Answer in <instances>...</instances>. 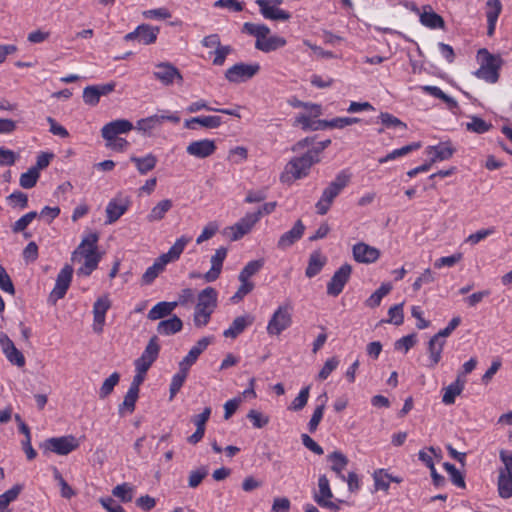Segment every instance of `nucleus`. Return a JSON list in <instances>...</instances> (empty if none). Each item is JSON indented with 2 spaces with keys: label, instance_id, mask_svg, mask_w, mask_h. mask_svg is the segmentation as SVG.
Instances as JSON below:
<instances>
[{
  "label": "nucleus",
  "instance_id": "nucleus-30",
  "mask_svg": "<svg viewBox=\"0 0 512 512\" xmlns=\"http://www.w3.org/2000/svg\"><path fill=\"white\" fill-rule=\"evenodd\" d=\"M326 263L327 257L324 256L321 251H313L309 256L308 265L305 270L306 277L313 278L319 274Z\"/></svg>",
  "mask_w": 512,
  "mask_h": 512
},
{
  "label": "nucleus",
  "instance_id": "nucleus-21",
  "mask_svg": "<svg viewBox=\"0 0 512 512\" xmlns=\"http://www.w3.org/2000/svg\"><path fill=\"white\" fill-rule=\"evenodd\" d=\"M165 120L173 122V123H178L180 121V117L177 116L176 114H171V115L155 114V115H152V116H149L147 118L140 119L139 121H137L136 128L140 131L148 132V131L160 126L163 123V121H165Z\"/></svg>",
  "mask_w": 512,
  "mask_h": 512
},
{
  "label": "nucleus",
  "instance_id": "nucleus-60",
  "mask_svg": "<svg viewBox=\"0 0 512 512\" xmlns=\"http://www.w3.org/2000/svg\"><path fill=\"white\" fill-rule=\"evenodd\" d=\"M247 418L253 423L255 428H262L269 423L268 416H265L261 412L254 409H251L248 412Z\"/></svg>",
  "mask_w": 512,
  "mask_h": 512
},
{
  "label": "nucleus",
  "instance_id": "nucleus-42",
  "mask_svg": "<svg viewBox=\"0 0 512 512\" xmlns=\"http://www.w3.org/2000/svg\"><path fill=\"white\" fill-rule=\"evenodd\" d=\"M242 32L256 37V41L263 40L270 33V28L264 24L246 22L243 24Z\"/></svg>",
  "mask_w": 512,
  "mask_h": 512
},
{
  "label": "nucleus",
  "instance_id": "nucleus-10",
  "mask_svg": "<svg viewBox=\"0 0 512 512\" xmlns=\"http://www.w3.org/2000/svg\"><path fill=\"white\" fill-rule=\"evenodd\" d=\"M131 205L129 196L118 193L112 198L106 206V224L115 223L122 215L126 213Z\"/></svg>",
  "mask_w": 512,
  "mask_h": 512
},
{
  "label": "nucleus",
  "instance_id": "nucleus-14",
  "mask_svg": "<svg viewBox=\"0 0 512 512\" xmlns=\"http://www.w3.org/2000/svg\"><path fill=\"white\" fill-rule=\"evenodd\" d=\"M159 34L158 27H152L148 24L139 25L133 32L124 36L125 41L137 40L138 42L149 45L156 41Z\"/></svg>",
  "mask_w": 512,
  "mask_h": 512
},
{
  "label": "nucleus",
  "instance_id": "nucleus-64",
  "mask_svg": "<svg viewBox=\"0 0 512 512\" xmlns=\"http://www.w3.org/2000/svg\"><path fill=\"white\" fill-rule=\"evenodd\" d=\"M18 155L7 148L0 147V166H12L15 164Z\"/></svg>",
  "mask_w": 512,
  "mask_h": 512
},
{
  "label": "nucleus",
  "instance_id": "nucleus-62",
  "mask_svg": "<svg viewBox=\"0 0 512 512\" xmlns=\"http://www.w3.org/2000/svg\"><path fill=\"white\" fill-rule=\"evenodd\" d=\"M233 48L230 45H221L213 52L215 57L213 64L216 66H222L226 60V57L232 53Z\"/></svg>",
  "mask_w": 512,
  "mask_h": 512
},
{
  "label": "nucleus",
  "instance_id": "nucleus-32",
  "mask_svg": "<svg viewBox=\"0 0 512 512\" xmlns=\"http://www.w3.org/2000/svg\"><path fill=\"white\" fill-rule=\"evenodd\" d=\"M427 154L430 158V163H425L420 165L417 168L418 172H427L430 170L431 163L436 162L437 160H444L448 156V148L444 146H430L427 149Z\"/></svg>",
  "mask_w": 512,
  "mask_h": 512
},
{
  "label": "nucleus",
  "instance_id": "nucleus-53",
  "mask_svg": "<svg viewBox=\"0 0 512 512\" xmlns=\"http://www.w3.org/2000/svg\"><path fill=\"white\" fill-rule=\"evenodd\" d=\"M38 216L36 211L28 212L19 218L12 226L11 230L13 233L23 232L27 226Z\"/></svg>",
  "mask_w": 512,
  "mask_h": 512
},
{
  "label": "nucleus",
  "instance_id": "nucleus-61",
  "mask_svg": "<svg viewBox=\"0 0 512 512\" xmlns=\"http://www.w3.org/2000/svg\"><path fill=\"white\" fill-rule=\"evenodd\" d=\"M419 459L430 469L434 467L433 458L439 459L441 456L437 453V450L434 447H429L428 452L421 450L419 451Z\"/></svg>",
  "mask_w": 512,
  "mask_h": 512
},
{
  "label": "nucleus",
  "instance_id": "nucleus-19",
  "mask_svg": "<svg viewBox=\"0 0 512 512\" xmlns=\"http://www.w3.org/2000/svg\"><path fill=\"white\" fill-rule=\"evenodd\" d=\"M217 147L214 140L202 139L191 142L186 147V152L196 158H207L215 153Z\"/></svg>",
  "mask_w": 512,
  "mask_h": 512
},
{
  "label": "nucleus",
  "instance_id": "nucleus-37",
  "mask_svg": "<svg viewBox=\"0 0 512 512\" xmlns=\"http://www.w3.org/2000/svg\"><path fill=\"white\" fill-rule=\"evenodd\" d=\"M177 306V302H159L154 305L148 313V319L158 320L162 319L172 313Z\"/></svg>",
  "mask_w": 512,
  "mask_h": 512
},
{
  "label": "nucleus",
  "instance_id": "nucleus-41",
  "mask_svg": "<svg viewBox=\"0 0 512 512\" xmlns=\"http://www.w3.org/2000/svg\"><path fill=\"white\" fill-rule=\"evenodd\" d=\"M498 492L500 497L504 499H508L512 496V474L509 471L499 472Z\"/></svg>",
  "mask_w": 512,
  "mask_h": 512
},
{
  "label": "nucleus",
  "instance_id": "nucleus-27",
  "mask_svg": "<svg viewBox=\"0 0 512 512\" xmlns=\"http://www.w3.org/2000/svg\"><path fill=\"white\" fill-rule=\"evenodd\" d=\"M502 11L500 0H487L485 14L487 18V35L492 36L495 32L498 17Z\"/></svg>",
  "mask_w": 512,
  "mask_h": 512
},
{
  "label": "nucleus",
  "instance_id": "nucleus-48",
  "mask_svg": "<svg viewBox=\"0 0 512 512\" xmlns=\"http://www.w3.org/2000/svg\"><path fill=\"white\" fill-rule=\"evenodd\" d=\"M263 260H253L248 262L245 267L239 273L238 279L240 282H244L245 279L248 280L250 277L257 274L260 269L263 267Z\"/></svg>",
  "mask_w": 512,
  "mask_h": 512
},
{
  "label": "nucleus",
  "instance_id": "nucleus-1",
  "mask_svg": "<svg viewBox=\"0 0 512 512\" xmlns=\"http://www.w3.org/2000/svg\"><path fill=\"white\" fill-rule=\"evenodd\" d=\"M98 235L91 233L82 239L81 243L72 253L73 262L82 263L77 269V275L89 276L98 267L101 254L97 251Z\"/></svg>",
  "mask_w": 512,
  "mask_h": 512
},
{
  "label": "nucleus",
  "instance_id": "nucleus-46",
  "mask_svg": "<svg viewBox=\"0 0 512 512\" xmlns=\"http://www.w3.org/2000/svg\"><path fill=\"white\" fill-rule=\"evenodd\" d=\"M466 129L470 132L483 134L488 132L492 128V124L486 122L478 116L470 117V121L465 124Z\"/></svg>",
  "mask_w": 512,
  "mask_h": 512
},
{
  "label": "nucleus",
  "instance_id": "nucleus-11",
  "mask_svg": "<svg viewBox=\"0 0 512 512\" xmlns=\"http://www.w3.org/2000/svg\"><path fill=\"white\" fill-rule=\"evenodd\" d=\"M352 273V266L348 263L343 264L338 270H336L327 283V294L333 297H337L342 293L345 285L350 279Z\"/></svg>",
  "mask_w": 512,
  "mask_h": 512
},
{
  "label": "nucleus",
  "instance_id": "nucleus-40",
  "mask_svg": "<svg viewBox=\"0 0 512 512\" xmlns=\"http://www.w3.org/2000/svg\"><path fill=\"white\" fill-rule=\"evenodd\" d=\"M420 147H421V143L420 142L410 143V144L405 145V146H403L401 148H398V149H395V150L391 151L390 153H388L384 157L379 158L378 162L380 164L387 163V162L392 161V160H394L396 158L406 156L407 154H409V153L419 149Z\"/></svg>",
  "mask_w": 512,
  "mask_h": 512
},
{
  "label": "nucleus",
  "instance_id": "nucleus-51",
  "mask_svg": "<svg viewBox=\"0 0 512 512\" xmlns=\"http://www.w3.org/2000/svg\"><path fill=\"white\" fill-rule=\"evenodd\" d=\"M450 483L460 489H466L465 470L450 464Z\"/></svg>",
  "mask_w": 512,
  "mask_h": 512
},
{
  "label": "nucleus",
  "instance_id": "nucleus-54",
  "mask_svg": "<svg viewBox=\"0 0 512 512\" xmlns=\"http://www.w3.org/2000/svg\"><path fill=\"white\" fill-rule=\"evenodd\" d=\"M133 489L128 483L117 485L113 488V496L120 498L122 502H130L133 498Z\"/></svg>",
  "mask_w": 512,
  "mask_h": 512
},
{
  "label": "nucleus",
  "instance_id": "nucleus-2",
  "mask_svg": "<svg viewBox=\"0 0 512 512\" xmlns=\"http://www.w3.org/2000/svg\"><path fill=\"white\" fill-rule=\"evenodd\" d=\"M477 60L480 67L475 72V76L487 83H496L499 80V70L503 64L501 56L490 53L486 48H481L477 52Z\"/></svg>",
  "mask_w": 512,
  "mask_h": 512
},
{
  "label": "nucleus",
  "instance_id": "nucleus-24",
  "mask_svg": "<svg viewBox=\"0 0 512 512\" xmlns=\"http://www.w3.org/2000/svg\"><path fill=\"white\" fill-rule=\"evenodd\" d=\"M226 256L227 249L225 247H220L215 251V254L211 257V268L203 276L206 282H213L219 278Z\"/></svg>",
  "mask_w": 512,
  "mask_h": 512
},
{
  "label": "nucleus",
  "instance_id": "nucleus-22",
  "mask_svg": "<svg viewBox=\"0 0 512 512\" xmlns=\"http://www.w3.org/2000/svg\"><path fill=\"white\" fill-rule=\"evenodd\" d=\"M217 297L218 293L213 287H206L198 294V301L195 306V309L201 311H208L213 314L214 310L217 307Z\"/></svg>",
  "mask_w": 512,
  "mask_h": 512
},
{
  "label": "nucleus",
  "instance_id": "nucleus-20",
  "mask_svg": "<svg viewBox=\"0 0 512 512\" xmlns=\"http://www.w3.org/2000/svg\"><path fill=\"white\" fill-rule=\"evenodd\" d=\"M353 257L359 263H374L380 257V251L366 243L360 242L353 246Z\"/></svg>",
  "mask_w": 512,
  "mask_h": 512
},
{
  "label": "nucleus",
  "instance_id": "nucleus-50",
  "mask_svg": "<svg viewBox=\"0 0 512 512\" xmlns=\"http://www.w3.org/2000/svg\"><path fill=\"white\" fill-rule=\"evenodd\" d=\"M23 486L21 484H16L9 490L5 491L0 495V510L5 509L11 502L17 499L20 492L22 491Z\"/></svg>",
  "mask_w": 512,
  "mask_h": 512
},
{
  "label": "nucleus",
  "instance_id": "nucleus-15",
  "mask_svg": "<svg viewBox=\"0 0 512 512\" xmlns=\"http://www.w3.org/2000/svg\"><path fill=\"white\" fill-rule=\"evenodd\" d=\"M133 124L126 119H117L105 124L101 129V135L106 141L113 140L121 134L130 132Z\"/></svg>",
  "mask_w": 512,
  "mask_h": 512
},
{
  "label": "nucleus",
  "instance_id": "nucleus-16",
  "mask_svg": "<svg viewBox=\"0 0 512 512\" xmlns=\"http://www.w3.org/2000/svg\"><path fill=\"white\" fill-rule=\"evenodd\" d=\"M111 307V301L107 296L99 297L93 305V330L102 333L105 324L106 313Z\"/></svg>",
  "mask_w": 512,
  "mask_h": 512
},
{
  "label": "nucleus",
  "instance_id": "nucleus-47",
  "mask_svg": "<svg viewBox=\"0 0 512 512\" xmlns=\"http://www.w3.org/2000/svg\"><path fill=\"white\" fill-rule=\"evenodd\" d=\"M187 370H184L182 368H179V371L172 377L171 383H170V400H172L176 394L180 391L181 387L183 386L187 376H188Z\"/></svg>",
  "mask_w": 512,
  "mask_h": 512
},
{
  "label": "nucleus",
  "instance_id": "nucleus-7",
  "mask_svg": "<svg viewBox=\"0 0 512 512\" xmlns=\"http://www.w3.org/2000/svg\"><path fill=\"white\" fill-rule=\"evenodd\" d=\"M318 488L319 491L314 494L315 502L326 509H329L333 512H337L340 510V504L344 503L343 500L337 499L336 501H332L333 493L330 488L329 480L326 475H321L318 479Z\"/></svg>",
  "mask_w": 512,
  "mask_h": 512
},
{
  "label": "nucleus",
  "instance_id": "nucleus-17",
  "mask_svg": "<svg viewBox=\"0 0 512 512\" xmlns=\"http://www.w3.org/2000/svg\"><path fill=\"white\" fill-rule=\"evenodd\" d=\"M0 346L9 362L18 367H23L25 365L24 355L16 348L13 341L4 333L0 335Z\"/></svg>",
  "mask_w": 512,
  "mask_h": 512
},
{
  "label": "nucleus",
  "instance_id": "nucleus-3",
  "mask_svg": "<svg viewBox=\"0 0 512 512\" xmlns=\"http://www.w3.org/2000/svg\"><path fill=\"white\" fill-rule=\"evenodd\" d=\"M349 181L350 175L346 171H341L336 175L335 179L323 190L315 205L319 215H325L329 211L335 198L349 184Z\"/></svg>",
  "mask_w": 512,
  "mask_h": 512
},
{
  "label": "nucleus",
  "instance_id": "nucleus-26",
  "mask_svg": "<svg viewBox=\"0 0 512 512\" xmlns=\"http://www.w3.org/2000/svg\"><path fill=\"white\" fill-rule=\"evenodd\" d=\"M257 5L260 7V12L266 19L287 21L291 15L289 12L271 5L269 0H256Z\"/></svg>",
  "mask_w": 512,
  "mask_h": 512
},
{
  "label": "nucleus",
  "instance_id": "nucleus-38",
  "mask_svg": "<svg viewBox=\"0 0 512 512\" xmlns=\"http://www.w3.org/2000/svg\"><path fill=\"white\" fill-rule=\"evenodd\" d=\"M328 460L332 463L331 470L335 472L341 480H345L343 470L348 464V458L342 452L334 451L328 455Z\"/></svg>",
  "mask_w": 512,
  "mask_h": 512
},
{
  "label": "nucleus",
  "instance_id": "nucleus-12",
  "mask_svg": "<svg viewBox=\"0 0 512 512\" xmlns=\"http://www.w3.org/2000/svg\"><path fill=\"white\" fill-rule=\"evenodd\" d=\"M157 340L158 339L156 336L150 338L142 355L134 362L135 370H139L140 372H147L152 364L156 361L160 351V346Z\"/></svg>",
  "mask_w": 512,
  "mask_h": 512
},
{
  "label": "nucleus",
  "instance_id": "nucleus-8",
  "mask_svg": "<svg viewBox=\"0 0 512 512\" xmlns=\"http://www.w3.org/2000/svg\"><path fill=\"white\" fill-rule=\"evenodd\" d=\"M260 71L258 63L246 64L236 63L225 72V78L232 83L245 82L253 78Z\"/></svg>",
  "mask_w": 512,
  "mask_h": 512
},
{
  "label": "nucleus",
  "instance_id": "nucleus-63",
  "mask_svg": "<svg viewBox=\"0 0 512 512\" xmlns=\"http://www.w3.org/2000/svg\"><path fill=\"white\" fill-rule=\"evenodd\" d=\"M83 100L88 105H97L100 101V97L96 87H94L93 85L85 87L83 90Z\"/></svg>",
  "mask_w": 512,
  "mask_h": 512
},
{
  "label": "nucleus",
  "instance_id": "nucleus-52",
  "mask_svg": "<svg viewBox=\"0 0 512 512\" xmlns=\"http://www.w3.org/2000/svg\"><path fill=\"white\" fill-rule=\"evenodd\" d=\"M309 392H310V386H307V387H304L303 389H301L298 396L291 402L288 409L292 410V411L302 410L308 402Z\"/></svg>",
  "mask_w": 512,
  "mask_h": 512
},
{
  "label": "nucleus",
  "instance_id": "nucleus-28",
  "mask_svg": "<svg viewBox=\"0 0 512 512\" xmlns=\"http://www.w3.org/2000/svg\"><path fill=\"white\" fill-rule=\"evenodd\" d=\"M254 318L250 315L236 317L231 326L223 332L226 338H237L248 326L252 325Z\"/></svg>",
  "mask_w": 512,
  "mask_h": 512
},
{
  "label": "nucleus",
  "instance_id": "nucleus-9",
  "mask_svg": "<svg viewBox=\"0 0 512 512\" xmlns=\"http://www.w3.org/2000/svg\"><path fill=\"white\" fill-rule=\"evenodd\" d=\"M72 276L73 267L69 264H66L57 275L55 286L48 298L50 303L56 304L58 300L64 298L67 290L70 287Z\"/></svg>",
  "mask_w": 512,
  "mask_h": 512
},
{
  "label": "nucleus",
  "instance_id": "nucleus-49",
  "mask_svg": "<svg viewBox=\"0 0 512 512\" xmlns=\"http://www.w3.org/2000/svg\"><path fill=\"white\" fill-rule=\"evenodd\" d=\"M120 374L118 372L112 373L107 379L104 380L99 390V397L105 399L114 390V387L119 383Z\"/></svg>",
  "mask_w": 512,
  "mask_h": 512
},
{
  "label": "nucleus",
  "instance_id": "nucleus-36",
  "mask_svg": "<svg viewBox=\"0 0 512 512\" xmlns=\"http://www.w3.org/2000/svg\"><path fill=\"white\" fill-rule=\"evenodd\" d=\"M286 45V40L280 36L265 37L263 40L255 42V48L268 53L275 51Z\"/></svg>",
  "mask_w": 512,
  "mask_h": 512
},
{
  "label": "nucleus",
  "instance_id": "nucleus-25",
  "mask_svg": "<svg viewBox=\"0 0 512 512\" xmlns=\"http://www.w3.org/2000/svg\"><path fill=\"white\" fill-rule=\"evenodd\" d=\"M305 226L301 220H297L289 231L282 234L278 240L277 247L285 250L297 242L304 234Z\"/></svg>",
  "mask_w": 512,
  "mask_h": 512
},
{
  "label": "nucleus",
  "instance_id": "nucleus-29",
  "mask_svg": "<svg viewBox=\"0 0 512 512\" xmlns=\"http://www.w3.org/2000/svg\"><path fill=\"white\" fill-rule=\"evenodd\" d=\"M221 124L222 118L220 116H198L187 119L184 122V126L191 130H195L197 128L196 125H201L202 127L208 129H215L218 128Z\"/></svg>",
  "mask_w": 512,
  "mask_h": 512
},
{
  "label": "nucleus",
  "instance_id": "nucleus-5",
  "mask_svg": "<svg viewBox=\"0 0 512 512\" xmlns=\"http://www.w3.org/2000/svg\"><path fill=\"white\" fill-rule=\"evenodd\" d=\"M79 447V442L73 435L51 437L40 444L43 453L53 452L57 455H68Z\"/></svg>",
  "mask_w": 512,
  "mask_h": 512
},
{
  "label": "nucleus",
  "instance_id": "nucleus-4",
  "mask_svg": "<svg viewBox=\"0 0 512 512\" xmlns=\"http://www.w3.org/2000/svg\"><path fill=\"white\" fill-rule=\"evenodd\" d=\"M292 309V304L286 302L274 311L267 325V333L269 335L278 336L291 326Z\"/></svg>",
  "mask_w": 512,
  "mask_h": 512
},
{
  "label": "nucleus",
  "instance_id": "nucleus-59",
  "mask_svg": "<svg viewBox=\"0 0 512 512\" xmlns=\"http://www.w3.org/2000/svg\"><path fill=\"white\" fill-rule=\"evenodd\" d=\"M389 474L385 473L383 469L376 470L373 473V479L376 490L387 491L389 489Z\"/></svg>",
  "mask_w": 512,
  "mask_h": 512
},
{
  "label": "nucleus",
  "instance_id": "nucleus-39",
  "mask_svg": "<svg viewBox=\"0 0 512 512\" xmlns=\"http://www.w3.org/2000/svg\"><path fill=\"white\" fill-rule=\"evenodd\" d=\"M191 241V237L181 236L175 243L170 247L167 253L161 255L162 258L167 260V263L179 259L185 246Z\"/></svg>",
  "mask_w": 512,
  "mask_h": 512
},
{
  "label": "nucleus",
  "instance_id": "nucleus-18",
  "mask_svg": "<svg viewBox=\"0 0 512 512\" xmlns=\"http://www.w3.org/2000/svg\"><path fill=\"white\" fill-rule=\"evenodd\" d=\"M259 221V213H247L237 223L230 227L232 231L231 240L237 241L249 233L253 226Z\"/></svg>",
  "mask_w": 512,
  "mask_h": 512
},
{
  "label": "nucleus",
  "instance_id": "nucleus-34",
  "mask_svg": "<svg viewBox=\"0 0 512 512\" xmlns=\"http://www.w3.org/2000/svg\"><path fill=\"white\" fill-rule=\"evenodd\" d=\"M130 160L135 164L138 172L141 175L147 174L153 170L157 164V157L152 153L145 155L144 157L132 156Z\"/></svg>",
  "mask_w": 512,
  "mask_h": 512
},
{
  "label": "nucleus",
  "instance_id": "nucleus-44",
  "mask_svg": "<svg viewBox=\"0 0 512 512\" xmlns=\"http://www.w3.org/2000/svg\"><path fill=\"white\" fill-rule=\"evenodd\" d=\"M321 404H319L313 414H312V417L308 423V430L310 433H314L316 430H317V427L319 425V423L321 422L322 418H323V414H324V409H325V404H326V401H327V394L324 393L323 395H321L318 400H321Z\"/></svg>",
  "mask_w": 512,
  "mask_h": 512
},
{
  "label": "nucleus",
  "instance_id": "nucleus-57",
  "mask_svg": "<svg viewBox=\"0 0 512 512\" xmlns=\"http://www.w3.org/2000/svg\"><path fill=\"white\" fill-rule=\"evenodd\" d=\"M466 383V376L459 373L456 380L450 384V405L455 402V397L460 395Z\"/></svg>",
  "mask_w": 512,
  "mask_h": 512
},
{
  "label": "nucleus",
  "instance_id": "nucleus-55",
  "mask_svg": "<svg viewBox=\"0 0 512 512\" xmlns=\"http://www.w3.org/2000/svg\"><path fill=\"white\" fill-rule=\"evenodd\" d=\"M39 178L37 168H30L27 172L23 173L20 177V185L25 189L34 187Z\"/></svg>",
  "mask_w": 512,
  "mask_h": 512
},
{
  "label": "nucleus",
  "instance_id": "nucleus-35",
  "mask_svg": "<svg viewBox=\"0 0 512 512\" xmlns=\"http://www.w3.org/2000/svg\"><path fill=\"white\" fill-rule=\"evenodd\" d=\"M173 202L170 199H164L158 202L149 212L146 219L149 223L164 219L166 213L172 208Z\"/></svg>",
  "mask_w": 512,
  "mask_h": 512
},
{
  "label": "nucleus",
  "instance_id": "nucleus-56",
  "mask_svg": "<svg viewBox=\"0 0 512 512\" xmlns=\"http://www.w3.org/2000/svg\"><path fill=\"white\" fill-rule=\"evenodd\" d=\"M379 118L381 120V123L386 128H401L403 130L407 129V125L404 122H402L399 118L395 117L390 113L382 112Z\"/></svg>",
  "mask_w": 512,
  "mask_h": 512
},
{
  "label": "nucleus",
  "instance_id": "nucleus-31",
  "mask_svg": "<svg viewBox=\"0 0 512 512\" xmlns=\"http://www.w3.org/2000/svg\"><path fill=\"white\" fill-rule=\"evenodd\" d=\"M167 260L162 258L161 256H159L155 262L153 263V265H151L150 267H148L146 269V271L144 272V274L142 275V278H141V281H142V284L144 285H149L151 284L157 277L158 275L164 271L165 269V266L167 265Z\"/></svg>",
  "mask_w": 512,
  "mask_h": 512
},
{
  "label": "nucleus",
  "instance_id": "nucleus-58",
  "mask_svg": "<svg viewBox=\"0 0 512 512\" xmlns=\"http://www.w3.org/2000/svg\"><path fill=\"white\" fill-rule=\"evenodd\" d=\"M0 289L10 295L15 294L13 282L8 275L6 269L0 264Z\"/></svg>",
  "mask_w": 512,
  "mask_h": 512
},
{
  "label": "nucleus",
  "instance_id": "nucleus-33",
  "mask_svg": "<svg viewBox=\"0 0 512 512\" xmlns=\"http://www.w3.org/2000/svg\"><path fill=\"white\" fill-rule=\"evenodd\" d=\"M182 327V320L178 316L174 315L167 320L160 321L157 326V332L161 335H173L181 331Z\"/></svg>",
  "mask_w": 512,
  "mask_h": 512
},
{
  "label": "nucleus",
  "instance_id": "nucleus-13",
  "mask_svg": "<svg viewBox=\"0 0 512 512\" xmlns=\"http://www.w3.org/2000/svg\"><path fill=\"white\" fill-rule=\"evenodd\" d=\"M153 76L165 86L172 85L175 81L183 82L179 69L169 62H161L155 65Z\"/></svg>",
  "mask_w": 512,
  "mask_h": 512
},
{
  "label": "nucleus",
  "instance_id": "nucleus-43",
  "mask_svg": "<svg viewBox=\"0 0 512 512\" xmlns=\"http://www.w3.org/2000/svg\"><path fill=\"white\" fill-rule=\"evenodd\" d=\"M139 397V393L128 389L124 396L123 402L118 406V413L120 416L125 414H132L135 410V404Z\"/></svg>",
  "mask_w": 512,
  "mask_h": 512
},
{
  "label": "nucleus",
  "instance_id": "nucleus-6",
  "mask_svg": "<svg viewBox=\"0 0 512 512\" xmlns=\"http://www.w3.org/2000/svg\"><path fill=\"white\" fill-rule=\"evenodd\" d=\"M313 156H315V152L307 150L302 156L292 158L286 166L287 173H290L294 179L306 177L311 166L320 161V158Z\"/></svg>",
  "mask_w": 512,
  "mask_h": 512
},
{
  "label": "nucleus",
  "instance_id": "nucleus-45",
  "mask_svg": "<svg viewBox=\"0 0 512 512\" xmlns=\"http://www.w3.org/2000/svg\"><path fill=\"white\" fill-rule=\"evenodd\" d=\"M420 22L431 29L444 28L445 25L444 19L433 11H424L420 15Z\"/></svg>",
  "mask_w": 512,
  "mask_h": 512
},
{
  "label": "nucleus",
  "instance_id": "nucleus-23",
  "mask_svg": "<svg viewBox=\"0 0 512 512\" xmlns=\"http://www.w3.org/2000/svg\"><path fill=\"white\" fill-rule=\"evenodd\" d=\"M448 336V326L440 330L429 341V353L431 365H436L441 359V353L445 345V337Z\"/></svg>",
  "mask_w": 512,
  "mask_h": 512
}]
</instances>
